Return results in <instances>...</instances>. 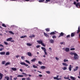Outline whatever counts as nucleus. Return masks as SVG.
Returning <instances> with one entry per match:
<instances>
[{
	"instance_id": "f257e3e1",
	"label": "nucleus",
	"mask_w": 80,
	"mask_h": 80,
	"mask_svg": "<svg viewBox=\"0 0 80 80\" xmlns=\"http://www.w3.org/2000/svg\"><path fill=\"white\" fill-rule=\"evenodd\" d=\"M73 4L75 5L76 7H77V8H78V7L79 6V3L78 2H77H77L76 1H74L73 2Z\"/></svg>"
},
{
	"instance_id": "f03ea898",
	"label": "nucleus",
	"mask_w": 80,
	"mask_h": 80,
	"mask_svg": "<svg viewBox=\"0 0 80 80\" xmlns=\"http://www.w3.org/2000/svg\"><path fill=\"white\" fill-rule=\"evenodd\" d=\"M21 65H24V66H26V67H27L28 66V65L27 64H26L25 63L23 62H21L20 63Z\"/></svg>"
},
{
	"instance_id": "7ed1b4c3",
	"label": "nucleus",
	"mask_w": 80,
	"mask_h": 80,
	"mask_svg": "<svg viewBox=\"0 0 80 80\" xmlns=\"http://www.w3.org/2000/svg\"><path fill=\"white\" fill-rule=\"evenodd\" d=\"M74 58L75 59H78V57L76 53H74Z\"/></svg>"
},
{
	"instance_id": "20e7f679",
	"label": "nucleus",
	"mask_w": 80,
	"mask_h": 80,
	"mask_svg": "<svg viewBox=\"0 0 80 80\" xmlns=\"http://www.w3.org/2000/svg\"><path fill=\"white\" fill-rule=\"evenodd\" d=\"M65 51L66 52L70 51V48H66L65 49Z\"/></svg>"
},
{
	"instance_id": "39448f33",
	"label": "nucleus",
	"mask_w": 80,
	"mask_h": 80,
	"mask_svg": "<svg viewBox=\"0 0 80 80\" xmlns=\"http://www.w3.org/2000/svg\"><path fill=\"white\" fill-rule=\"evenodd\" d=\"M75 34V32L71 33V37H74Z\"/></svg>"
},
{
	"instance_id": "423d86ee",
	"label": "nucleus",
	"mask_w": 80,
	"mask_h": 80,
	"mask_svg": "<svg viewBox=\"0 0 80 80\" xmlns=\"http://www.w3.org/2000/svg\"><path fill=\"white\" fill-rule=\"evenodd\" d=\"M3 76V74L0 73V80H2V79Z\"/></svg>"
},
{
	"instance_id": "0eeeda50",
	"label": "nucleus",
	"mask_w": 80,
	"mask_h": 80,
	"mask_svg": "<svg viewBox=\"0 0 80 80\" xmlns=\"http://www.w3.org/2000/svg\"><path fill=\"white\" fill-rule=\"evenodd\" d=\"M80 32V27L79 26L78 28V30H77V33L78 34Z\"/></svg>"
},
{
	"instance_id": "6e6552de",
	"label": "nucleus",
	"mask_w": 80,
	"mask_h": 80,
	"mask_svg": "<svg viewBox=\"0 0 80 80\" xmlns=\"http://www.w3.org/2000/svg\"><path fill=\"white\" fill-rule=\"evenodd\" d=\"M37 42L39 43V44H41V43L43 42V41L42 40H38L37 41Z\"/></svg>"
},
{
	"instance_id": "1a4fd4ad",
	"label": "nucleus",
	"mask_w": 80,
	"mask_h": 80,
	"mask_svg": "<svg viewBox=\"0 0 80 80\" xmlns=\"http://www.w3.org/2000/svg\"><path fill=\"white\" fill-rule=\"evenodd\" d=\"M27 54L29 56V57H31L32 56V53H31V52H27Z\"/></svg>"
},
{
	"instance_id": "9d476101",
	"label": "nucleus",
	"mask_w": 80,
	"mask_h": 80,
	"mask_svg": "<svg viewBox=\"0 0 80 80\" xmlns=\"http://www.w3.org/2000/svg\"><path fill=\"white\" fill-rule=\"evenodd\" d=\"M58 77H59V75H57V77H54L53 78V79H54V80H56V79H58Z\"/></svg>"
},
{
	"instance_id": "9b49d317",
	"label": "nucleus",
	"mask_w": 80,
	"mask_h": 80,
	"mask_svg": "<svg viewBox=\"0 0 80 80\" xmlns=\"http://www.w3.org/2000/svg\"><path fill=\"white\" fill-rule=\"evenodd\" d=\"M11 40H12V38H8L7 39V42H8V41H11Z\"/></svg>"
},
{
	"instance_id": "f8f14e48",
	"label": "nucleus",
	"mask_w": 80,
	"mask_h": 80,
	"mask_svg": "<svg viewBox=\"0 0 80 80\" xmlns=\"http://www.w3.org/2000/svg\"><path fill=\"white\" fill-rule=\"evenodd\" d=\"M49 41L51 43H54V41L53 39H50Z\"/></svg>"
},
{
	"instance_id": "ddd939ff",
	"label": "nucleus",
	"mask_w": 80,
	"mask_h": 80,
	"mask_svg": "<svg viewBox=\"0 0 80 80\" xmlns=\"http://www.w3.org/2000/svg\"><path fill=\"white\" fill-rule=\"evenodd\" d=\"M44 35L45 36V37H49L48 35L45 32H44Z\"/></svg>"
},
{
	"instance_id": "4468645a",
	"label": "nucleus",
	"mask_w": 80,
	"mask_h": 80,
	"mask_svg": "<svg viewBox=\"0 0 80 80\" xmlns=\"http://www.w3.org/2000/svg\"><path fill=\"white\" fill-rule=\"evenodd\" d=\"M78 68V66L77 67H76V68L74 69L73 71H75L77 70Z\"/></svg>"
},
{
	"instance_id": "2eb2a0df",
	"label": "nucleus",
	"mask_w": 80,
	"mask_h": 80,
	"mask_svg": "<svg viewBox=\"0 0 80 80\" xmlns=\"http://www.w3.org/2000/svg\"><path fill=\"white\" fill-rule=\"evenodd\" d=\"M62 64L63 66H65L66 67L68 66V64L65 63H62Z\"/></svg>"
},
{
	"instance_id": "dca6fc26",
	"label": "nucleus",
	"mask_w": 80,
	"mask_h": 80,
	"mask_svg": "<svg viewBox=\"0 0 80 80\" xmlns=\"http://www.w3.org/2000/svg\"><path fill=\"white\" fill-rule=\"evenodd\" d=\"M11 69L13 71H17V68H12Z\"/></svg>"
},
{
	"instance_id": "f3484780",
	"label": "nucleus",
	"mask_w": 80,
	"mask_h": 80,
	"mask_svg": "<svg viewBox=\"0 0 80 80\" xmlns=\"http://www.w3.org/2000/svg\"><path fill=\"white\" fill-rule=\"evenodd\" d=\"M69 70L70 71H71L72 70V65H69Z\"/></svg>"
},
{
	"instance_id": "a211bd4d",
	"label": "nucleus",
	"mask_w": 80,
	"mask_h": 80,
	"mask_svg": "<svg viewBox=\"0 0 80 80\" xmlns=\"http://www.w3.org/2000/svg\"><path fill=\"white\" fill-rule=\"evenodd\" d=\"M41 49H42V50H44V52H45V51H46V48H45L42 47Z\"/></svg>"
},
{
	"instance_id": "6ab92c4d",
	"label": "nucleus",
	"mask_w": 80,
	"mask_h": 80,
	"mask_svg": "<svg viewBox=\"0 0 80 80\" xmlns=\"http://www.w3.org/2000/svg\"><path fill=\"white\" fill-rule=\"evenodd\" d=\"M36 58H34L33 59H32L31 60V62H35V61H36Z\"/></svg>"
},
{
	"instance_id": "aec40b11",
	"label": "nucleus",
	"mask_w": 80,
	"mask_h": 80,
	"mask_svg": "<svg viewBox=\"0 0 80 80\" xmlns=\"http://www.w3.org/2000/svg\"><path fill=\"white\" fill-rule=\"evenodd\" d=\"M70 78L71 79H72V80H75V78H74V77H73V76H70Z\"/></svg>"
},
{
	"instance_id": "412c9836",
	"label": "nucleus",
	"mask_w": 80,
	"mask_h": 80,
	"mask_svg": "<svg viewBox=\"0 0 80 80\" xmlns=\"http://www.w3.org/2000/svg\"><path fill=\"white\" fill-rule=\"evenodd\" d=\"M62 69L63 70H65L67 69V68L65 67H64L63 68H62Z\"/></svg>"
},
{
	"instance_id": "4be33fe9",
	"label": "nucleus",
	"mask_w": 80,
	"mask_h": 80,
	"mask_svg": "<svg viewBox=\"0 0 80 80\" xmlns=\"http://www.w3.org/2000/svg\"><path fill=\"white\" fill-rule=\"evenodd\" d=\"M1 55H5V52H3L0 53Z\"/></svg>"
},
{
	"instance_id": "5701e85b",
	"label": "nucleus",
	"mask_w": 80,
	"mask_h": 80,
	"mask_svg": "<svg viewBox=\"0 0 80 80\" xmlns=\"http://www.w3.org/2000/svg\"><path fill=\"white\" fill-rule=\"evenodd\" d=\"M35 36L34 35H32L29 36L30 38H32V37H35Z\"/></svg>"
},
{
	"instance_id": "b1692460",
	"label": "nucleus",
	"mask_w": 80,
	"mask_h": 80,
	"mask_svg": "<svg viewBox=\"0 0 80 80\" xmlns=\"http://www.w3.org/2000/svg\"><path fill=\"white\" fill-rule=\"evenodd\" d=\"M65 34L63 33V32H61L60 33V36H63V35H64Z\"/></svg>"
},
{
	"instance_id": "393cba45",
	"label": "nucleus",
	"mask_w": 80,
	"mask_h": 80,
	"mask_svg": "<svg viewBox=\"0 0 80 80\" xmlns=\"http://www.w3.org/2000/svg\"><path fill=\"white\" fill-rule=\"evenodd\" d=\"M17 77H23V75H18L17 76Z\"/></svg>"
},
{
	"instance_id": "a878e982",
	"label": "nucleus",
	"mask_w": 80,
	"mask_h": 80,
	"mask_svg": "<svg viewBox=\"0 0 80 80\" xmlns=\"http://www.w3.org/2000/svg\"><path fill=\"white\" fill-rule=\"evenodd\" d=\"M54 34H55V32H51L50 33V35H54Z\"/></svg>"
},
{
	"instance_id": "bb28decb",
	"label": "nucleus",
	"mask_w": 80,
	"mask_h": 80,
	"mask_svg": "<svg viewBox=\"0 0 80 80\" xmlns=\"http://www.w3.org/2000/svg\"><path fill=\"white\" fill-rule=\"evenodd\" d=\"M10 62H7L5 64V66H7L8 65H10Z\"/></svg>"
},
{
	"instance_id": "cd10ccee",
	"label": "nucleus",
	"mask_w": 80,
	"mask_h": 80,
	"mask_svg": "<svg viewBox=\"0 0 80 80\" xmlns=\"http://www.w3.org/2000/svg\"><path fill=\"white\" fill-rule=\"evenodd\" d=\"M2 27H5V28L7 27V26H6V25H5V24H3V23L2 24Z\"/></svg>"
},
{
	"instance_id": "c85d7f7f",
	"label": "nucleus",
	"mask_w": 80,
	"mask_h": 80,
	"mask_svg": "<svg viewBox=\"0 0 80 80\" xmlns=\"http://www.w3.org/2000/svg\"><path fill=\"white\" fill-rule=\"evenodd\" d=\"M9 33H11V34H12V35L14 34V33H13V32L12 31H9Z\"/></svg>"
},
{
	"instance_id": "c756f323",
	"label": "nucleus",
	"mask_w": 80,
	"mask_h": 80,
	"mask_svg": "<svg viewBox=\"0 0 80 80\" xmlns=\"http://www.w3.org/2000/svg\"><path fill=\"white\" fill-rule=\"evenodd\" d=\"M41 68L42 69H45V67L44 66H41Z\"/></svg>"
},
{
	"instance_id": "7c9ffc66",
	"label": "nucleus",
	"mask_w": 80,
	"mask_h": 80,
	"mask_svg": "<svg viewBox=\"0 0 80 80\" xmlns=\"http://www.w3.org/2000/svg\"><path fill=\"white\" fill-rule=\"evenodd\" d=\"M44 1H45V0H39V2H40V3H41L44 2Z\"/></svg>"
},
{
	"instance_id": "2f4dec72",
	"label": "nucleus",
	"mask_w": 80,
	"mask_h": 80,
	"mask_svg": "<svg viewBox=\"0 0 80 80\" xmlns=\"http://www.w3.org/2000/svg\"><path fill=\"white\" fill-rule=\"evenodd\" d=\"M6 55H10V53L9 52H7L6 54Z\"/></svg>"
},
{
	"instance_id": "473e14b6",
	"label": "nucleus",
	"mask_w": 80,
	"mask_h": 80,
	"mask_svg": "<svg viewBox=\"0 0 80 80\" xmlns=\"http://www.w3.org/2000/svg\"><path fill=\"white\" fill-rule=\"evenodd\" d=\"M45 30H46V32H49V31H50V29H49L48 28L45 29Z\"/></svg>"
},
{
	"instance_id": "72a5a7b5",
	"label": "nucleus",
	"mask_w": 80,
	"mask_h": 80,
	"mask_svg": "<svg viewBox=\"0 0 80 80\" xmlns=\"http://www.w3.org/2000/svg\"><path fill=\"white\" fill-rule=\"evenodd\" d=\"M25 62H26L27 63H29V64H30V62H29V61L27 60H25Z\"/></svg>"
},
{
	"instance_id": "f704fd0d",
	"label": "nucleus",
	"mask_w": 80,
	"mask_h": 80,
	"mask_svg": "<svg viewBox=\"0 0 80 80\" xmlns=\"http://www.w3.org/2000/svg\"><path fill=\"white\" fill-rule=\"evenodd\" d=\"M27 37L26 36H22L20 37L21 38H25Z\"/></svg>"
},
{
	"instance_id": "c9c22d12",
	"label": "nucleus",
	"mask_w": 80,
	"mask_h": 80,
	"mask_svg": "<svg viewBox=\"0 0 80 80\" xmlns=\"http://www.w3.org/2000/svg\"><path fill=\"white\" fill-rule=\"evenodd\" d=\"M27 45L28 46H32V44L30 43H27Z\"/></svg>"
},
{
	"instance_id": "e433bc0d",
	"label": "nucleus",
	"mask_w": 80,
	"mask_h": 80,
	"mask_svg": "<svg viewBox=\"0 0 80 80\" xmlns=\"http://www.w3.org/2000/svg\"><path fill=\"white\" fill-rule=\"evenodd\" d=\"M22 74L23 75H25V77H27V74L25 73H24V72H22Z\"/></svg>"
},
{
	"instance_id": "4c0bfd02",
	"label": "nucleus",
	"mask_w": 80,
	"mask_h": 80,
	"mask_svg": "<svg viewBox=\"0 0 80 80\" xmlns=\"http://www.w3.org/2000/svg\"><path fill=\"white\" fill-rule=\"evenodd\" d=\"M74 54H76V53H73V52H71L70 53V54L71 55H74Z\"/></svg>"
},
{
	"instance_id": "58836bf2",
	"label": "nucleus",
	"mask_w": 80,
	"mask_h": 80,
	"mask_svg": "<svg viewBox=\"0 0 80 80\" xmlns=\"http://www.w3.org/2000/svg\"><path fill=\"white\" fill-rule=\"evenodd\" d=\"M41 44L42 45V46H43V47H45V44H44V43H43V42Z\"/></svg>"
},
{
	"instance_id": "ea45409f",
	"label": "nucleus",
	"mask_w": 80,
	"mask_h": 80,
	"mask_svg": "<svg viewBox=\"0 0 80 80\" xmlns=\"http://www.w3.org/2000/svg\"><path fill=\"white\" fill-rule=\"evenodd\" d=\"M68 60H67L66 59H64V62H68Z\"/></svg>"
},
{
	"instance_id": "a19ab883",
	"label": "nucleus",
	"mask_w": 80,
	"mask_h": 80,
	"mask_svg": "<svg viewBox=\"0 0 80 80\" xmlns=\"http://www.w3.org/2000/svg\"><path fill=\"white\" fill-rule=\"evenodd\" d=\"M64 78L66 79H69V77H64Z\"/></svg>"
},
{
	"instance_id": "79ce46f5",
	"label": "nucleus",
	"mask_w": 80,
	"mask_h": 80,
	"mask_svg": "<svg viewBox=\"0 0 80 80\" xmlns=\"http://www.w3.org/2000/svg\"><path fill=\"white\" fill-rule=\"evenodd\" d=\"M5 78H7V80H9V77H8L7 76H6L5 77Z\"/></svg>"
},
{
	"instance_id": "37998d69",
	"label": "nucleus",
	"mask_w": 80,
	"mask_h": 80,
	"mask_svg": "<svg viewBox=\"0 0 80 80\" xmlns=\"http://www.w3.org/2000/svg\"><path fill=\"white\" fill-rule=\"evenodd\" d=\"M46 73H48V74H50V72L49 71H46Z\"/></svg>"
},
{
	"instance_id": "c03bdc74",
	"label": "nucleus",
	"mask_w": 80,
	"mask_h": 80,
	"mask_svg": "<svg viewBox=\"0 0 80 80\" xmlns=\"http://www.w3.org/2000/svg\"><path fill=\"white\" fill-rule=\"evenodd\" d=\"M52 38L54 39V38H56V36H52Z\"/></svg>"
},
{
	"instance_id": "a18cd8bd",
	"label": "nucleus",
	"mask_w": 80,
	"mask_h": 80,
	"mask_svg": "<svg viewBox=\"0 0 80 80\" xmlns=\"http://www.w3.org/2000/svg\"><path fill=\"white\" fill-rule=\"evenodd\" d=\"M75 50V49L74 48H72L70 49V50L71 51L74 50Z\"/></svg>"
},
{
	"instance_id": "49530a36",
	"label": "nucleus",
	"mask_w": 80,
	"mask_h": 80,
	"mask_svg": "<svg viewBox=\"0 0 80 80\" xmlns=\"http://www.w3.org/2000/svg\"><path fill=\"white\" fill-rule=\"evenodd\" d=\"M4 43L5 45H8V43L6 42H4Z\"/></svg>"
},
{
	"instance_id": "de8ad7c7",
	"label": "nucleus",
	"mask_w": 80,
	"mask_h": 80,
	"mask_svg": "<svg viewBox=\"0 0 80 80\" xmlns=\"http://www.w3.org/2000/svg\"><path fill=\"white\" fill-rule=\"evenodd\" d=\"M66 37L67 38H70V35H67Z\"/></svg>"
},
{
	"instance_id": "09e8293b",
	"label": "nucleus",
	"mask_w": 80,
	"mask_h": 80,
	"mask_svg": "<svg viewBox=\"0 0 80 80\" xmlns=\"http://www.w3.org/2000/svg\"><path fill=\"white\" fill-rule=\"evenodd\" d=\"M33 68H37V67L35 66V65H33Z\"/></svg>"
},
{
	"instance_id": "8fccbe9b",
	"label": "nucleus",
	"mask_w": 80,
	"mask_h": 80,
	"mask_svg": "<svg viewBox=\"0 0 80 80\" xmlns=\"http://www.w3.org/2000/svg\"><path fill=\"white\" fill-rule=\"evenodd\" d=\"M60 44L62 45L63 44V45H65V42H61Z\"/></svg>"
},
{
	"instance_id": "3c124183",
	"label": "nucleus",
	"mask_w": 80,
	"mask_h": 80,
	"mask_svg": "<svg viewBox=\"0 0 80 80\" xmlns=\"http://www.w3.org/2000/svg\"><path fill=\"white\" fill-rule=\"evenodd\" d=\"M38 63L39 64H40V65H42V62H41L40 61H38Z\"/></svg>"
},
{
	"instance_id": "603ef678",
	"label": "nucleus",
	"mask_w": 80,
	"mask_h": 80,
	"mask_svg": "<svg viewBox=\"0 0 80 80\" xmlns=\"http://www.w3.org/2000/svg\"><path fill=\"white\" fill-rule=\"evenodd\" d=\"M5 61H2V64L4 65V64H5Z\"/></svg>"
},
{
	"instance_id": "864d4df0",
	"label": "nucleus",
	"mask_w": 80,
	"mask_h": 80,
	"mask_svg": "<svg viewBox=\"0 0 80 80\" xmlns=\"http://www.w3.org/2000/svg\"><path fill=\"white\" fill-rule=\"evenodd\" d=\"M44 52L45 55H47V53L46 51H44Z\"/></svg>"
},
{
	"instance_id": "5fc2aeb1",
	"label": "nucleus",
	"mask_w": 80,
	"mask_h": 80,
	"mask_svg": "<svg viewBox=\"0 0 80 80\" xmlns=\"http://www.w3.org/2000/svg\"><path fill=\"white\" fill-rule=\"evenodd\" d=\"M3 50V48H0V51H2Z\"/></svg>"
},
{
	"instance_id": "6e6d98bb",
	"label": "nucleus",
	"mask_w": 80,
	"mask_h": 80,
	"mask_svg": "<svg viewBox=\"0 0 80 80\" xmlns=\"http://www.w3.org/2000/svg\"><path fill=\"white\" fill-rule=\"evenodd\" d=\"M25 57H23V56H22L21 57V59H22V60H24V58Z\"/></svg>"
},
{
	"instance_id": "4d7b16f0",
	"label": "nucleus",
	"mask_w": 80,
	"mask_h": 80,
	"mask_svg": "<svg viewBox=\"0 0 80 80\" xmlns=\"http://www.w3.org/2000/svg\"><path fill=\"white\" fill-rule=\"evenodd\" d=\"M10 77H11V78H10V80H12V76H10Z\"/></svg>"
},
{
	"instance_id": "13d9d810",
	"label": "nucleus",
	"mask_w": 80,
	"mask_h": 80,
	"mask_svg": "<svg viewBox=\"0 0 80 80\" xmlns=\"http://www.w3.org/2000/svg\"><path fill=\"white\" fill-rule=\"evenodd\" d=\"M55 58L56 59V60H59V58H58V57H56Z\"/></svg>"
},
{
	"instance_id": "bf43d9fd",
	"label": "nucleus",
	"mask_w": 80,
	"mask_h": 80,
	"mask_svg": "<svg viewBox=\"0 0 80 80\" xmlns=\"http://www.w3.org/2000/svg\"><path fill=\"white\" fill-rule=\"evenodd\" d=\"M39 77H42V74H39L38 75Z\"/></svg>"
},
{
	"instance_id": "052dcab7",
	"label": "nucleus",
	"mask_w": 80,
	"mask_h": 80,
	"mask_svg": "<svg viewBox=\"0 0 80 80\" xmlns=\"http://www.w3.org/2000/svg\"><path fill=\"white\" fill-rule=\"evenodd\" d=\"M4 47V46L2 44H0V47Z\"/></svg>"
},
{
	"instance_id": "680f3d73",
	"label": "nucleus",
	"mask_w": 80,
	"mask_h": 80,
	"mask_svg": "<svg viewBox=\"0 0 80 80\" xmlns=\"http://www.w3.org/2000/svg\"><path fill=\"white\" fill-rule=\"evenodd\" d=\"M36 47L37 48H39V47H40V45H37L36 46Z\"/></svg>"
},
{
	"instance_id": "e2e57ef3",
	"label": "nucleus",
	"mask_w": 80,
	"mask_h": 80,
	"mask_svg": "<svg viewBox=\"0 0 80 80\" xmlns=\"http://www.w3.org/2000/svg\"><path fill=\"white\" fill-rule=\"evenodd\" d=\"M46 1L47 2H50V0H46Z\"/></svg>"
},
{
	"instance_id": "0e129e2a",
	"label": "nucleus",
	"mask_w": 80,
	"mask_h": 80,
	"mask_svg": "<svg viewBox=\"0 0 80 80\" xmlns=\"http://www.w3.org/2000/svg\"><path fill=\"white\" fill-rule=\"evenodd\" d=\"M19 57H20L19 55H17L16 56V58H18Z\"/></svg>"
},
{
	"instance_id": "69168bd1",
	"label": "nucleus",
	"mask_w": 80,
	"mask_h": 80,
	"mask_svg": "<svg viewBox=\"0 0 80 80\" xmlns=\"http://www.w3.org/2000/svg\"><path fill=\"white\" fill-rule=\"evenodd\" d=\"M27 80H30V78H28L27 79Z\"/></svg>"
},
{
	"instance_id": "338daca9",
	"label": "nucleus",
	"mask_w": 80,
	"mask_h": 80,
	"mask_svg": "<svg viewBox=\"0 0 80 80\" xmlns=\"http://www.w3.org/2000/svg\"><path fill=\"white\" fill-rule=\"evenodd\" d=\"M49 50H51V51H52V48H49Z\"/></svg>"
},
{
	"instance_id": "774afa93",
	"label": "nucleus",
	"mask_w": 80,
	"mask_h": 80,
	"mask_svg": "<svg viewBox=\"0 0 80 80\" xmlns=\"http://www.w3.org/2000/svg\"><path fill=\"white\" fill-rule=\"evenodd\" d=\"M20 71L21 72H23V70H22V69H20Z\"/></svg>"
}]
</instances>
